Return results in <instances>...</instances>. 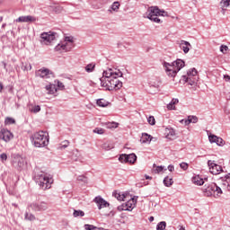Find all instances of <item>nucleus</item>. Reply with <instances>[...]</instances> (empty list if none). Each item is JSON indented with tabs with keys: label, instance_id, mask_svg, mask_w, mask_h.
Returning <instances> with one entry per match:
<instances>
[{
	"label": "nucleus",
	"instance_id": "1",
	"mask_svg": "<svg viewBox=\"0 0 230 230\" xmlns=\"http://www.w3.org/2000/svg\"><path fill=\"white\" fill-rule=\"evenodd\" d=\"M121 76H123V73L118 69L104 70L102 77L100 78L101 85L105 87L107 91H119L123 87V82L119 79Z\"/></svg>",
	"mask_w": 230,
	"mask_h": 230
},
{
	"label": "nucleus",
	"instance_id": "2",
	"mask_svg": "<svg viewBox=\"0 0 230 230\" xmlns=\"http://www.w3.org/2000/svg\"><path fill=\"white\" fill-rule=\"evenodd\" d=\"M33 179L43 191L51 189V184H53V178L48 172L42 171H35Z\"/></svg>",
	"mask_w": 230,
	"mask_h": 230
},
{
	"label": "nucleus",
	"instance_id": "3",
	"mask_svg": "<svg viewBox=\"0 0 230 230\" xmlns=\"http://www.w3.org/2000/svg\"><path fill=\"white\" fill-rule=\"evenodd\" d=\"M31 141L36 148H44L49 145V134L46 131H38L31 135Z\"/></svg>",
	"mask_w": 230,
	"mask_h": 230
},
{
	"label": "nucleus",
	"instance_id": "4",
	"mask_svg": "<svg viewBox=\"0 0 230 230\" xmlns=\"http://www.w3.org/2000/svg\"><path fill=\"white\" fill-rule=\"evenodd\" d=\"M185 64L182 59H177L173 61L172 64L164 62V67L165 71L171 78H175L177 76V73L180 72L182 67H184Z\"/></svg>",
	"mask_w": 230,
	"mask_h": 230
},
{
	"label": "nucleus",
	"instance_id": "5",
	"mask_svg": "<svg viewBox=\"0 0 230 230\" xmlns=\"http://www.w3.org/2000/svg\"><path fill=\"white\" fill-rule=\"evenodd\" d=\"M168 13L164 10L159 9L157 6H151L148 8L147 12L146 13V16L153 22H157L158 24L161 23V19L159 17H166Z\"/></svg>",
	"mask_w": 230,
	"mask_h": 230
},
{
	"label": "nucleus",
	"instance_id": "6",
	"mask_svg": "<svg viewBox=\"0 0 230 230\" xmlns=\"http://www.w3.org/2000/svg\"><path fill=\"white\" fill-rule=\"evenodd\" d=\"M203 193L205 197H220L222 195V188H220L217 183H211L203 189Z\"/></svg>",
	"mask_w": 230,
	"mask_h": 230
},
{
	"label": "nucleus",
	"instance_id": "7",
	"mask_svg": "<svg viewBox=\"0 0 230 230\" xmlns=\"http://www.w3.org/2000/svg\"><path fill=\"white\" fill-rule=\"evenodd\" d=\"M74 42L75 40H73V37H66L63 43H59L55 47V51H71V49H73Z\"/></svg>",
	"mask_w": 230,
	"mask_h": 230
},
{
	"label": "nucleus",
	"instance_id": "8",
	"mask_svg": "<svg viewBox=\"0 0 230 230\" xmlns=\"http://www.w3.org/2000/svg\"><path fill=\"white\" fill-rule=\"evenodd\" d=\"M58 37V34L54 31H49V32H42L40 34V44H43L44 46H49L53 40H56Z\"/></svg>",
	"mask_w": 230,
	"mask_h": 230
},
{
	"label": "nucleus",
	"instance_id": "9",
	"mask_svg": "<svg viewBox=\"0 0 230 230\" xmlns=\"http://www.w3.org/2000/svg\"><path fill=\"white\" fill-rule=\"evenodd\" d=\"M12 164L15 170L22 172V170L26 168V159L20 155H13Z\"/></svg>",
	"mask_w": 230,
	"mask_h": 230
},
{
	"label": "nucleus",
	"instance_id": "10",
	"mask_svg": "<svg viewBox=\"0 0 230 230\" xmlns=\"http://www.w3.org/2000/svg\"><path fill=\"white\" fill-rule=\"evenodd\" d=\"M198 73L195 68H191L187 72V75H183L182 78L189 85H195L199 82Z\"/></svg>",
	"mask_w": 230,
	"mask_h": 230
},
{
	"label": "nucleus",
	"instance_id": "11",
	"mask_svg": "<svg viewBox=\"0 0 230 230\" xmlns=\"http://www.w3.org/2000/svg\"><path fill=\"white\" fill-rule=\"evenodd\" d=\"M137 204V196H134L128 199L126 203H122L117 208L118 211H132Z\"/></svg>",
	"mask_w": 230,
	"mask_h": 230
},
{
	"label": "nucleus",
	"instance_id": "12",
	"mask_svg": "<svg viewBox=\"0 0 230 230\" xmlns=\"http://www.w3.org/2000/svg\"><path fill=\"white\" fill-rule=\"evenodd\" d=\"M32 209V211H46L49 208L46 201L33 202L28 205L27 209Z\"/></svg>",
	"mask_w": 230,
	"mask_h": 230
},
{
	"label": "nucleus",
	"instance_id": "13",
	"mask_svg": "<svg viewBox=\"0 0 230 230\" xmlns=\"http://www.w3.org/2000/svg\"><path fill=\"white\" fill-rule=\"evenodd\" d=\"M119 161L120 163H129V164H134L136 161H137V156L136 154H129V155H120L119 157Z\"/></svg>",
	"mask_w": 230,
	"mask_h": 230
},
{
	"label": "nucleus",
	"instance_id": "14",
	"mask_svg": "<svg viewBox=\"0 0 230 230\" xmlns=\"http://www.w3.org/2000/svg\"><path fill=\"white\" fill-rule=\"evenodd\" d=\"M208 164L209 167V172L213 175H218L221 172H223L222 166L215 164V161L208 160Z\"/></svg>",
	"mask_w": 230,
	"mask_h": 230
},
{
	"label": "nucleus",
	"instance_id": "15",
	"mask_svg": "<svg viewBox=\"0 0 230 230\" xmlns=\"http://www.w3.org/2000/svg\"><path fill=\"white\" fill-rule=\"evenodd\" d=\"M0 139H3L5 143H9V141L13 139V134L10 130L4 128L0 131Z\"/></svg>",
	"mask_w": 230,
	"mask_h": 230
},
{
	"label": "nucleus",
	"instance_id": "16",
	"mask_svg": "<svg viewBox=\"0 0 230 230\" xmlns=\"http://www.w3.org/2000/svg\"><path fill=\"white\" fill-rule=\"evenodd\" d=\"M93 202H95V204L97 205L98 209L109 208V206H111V204L107 202L105 199H103V198H102L101 196L95 197Z\"/></svg>",
	"mask_w": 230,
	"mask_h": 230
},
{
	"label": "nucleus",
	"instance_id": "17",
	"mask_svg": "<svg viewBox=\"0 0 230 230\" xmlns=\"http://www.w3.org/2000/svg\"><path fill=\"white\" fill-rule=\"evenodd\" d=\"M50 75L51 71L48 68H40L35 73V76H40V78H49Z\"/></svg>",
	"mask_w": 230,
	"mask_h": 230
},
{
	"label": "nucleus",
	"instance_id": "18",
	"mask_svg": "<svg viewBox=\"0 0 230 230\" xmlns=\"http://www.w3.org/2000/svg\"><path fill=\"white\" fill-rule=\"evenodd\" d=\"M208 139L211 143H216L218 146H224V145H226V142L224 139H222V137L215 135H209Z\"/></svg>",
	"mask_w": 230,
	"mask_h": 230
},
{
	"label": "nucleus",
	"instance_id": "19",
	"mask_svg": "<svg viewBox=\"0 0 230 230\" xmlns=\"http://www.w3.org/2000/svg\"><path fill=\"white\" fill-rule=\"evenodd\" d=\"M37 21V17L27 15V16H20L15 20V22H35Z\"/></svg>",
	"mask_w": 230,
	"mask_h": 230
},
{
	"label": "nucleus",
	"instance_id": "20",
	"mask_svg": "<svg viewBox=\"0 0 230 230\" xmlns=\"http://www.w3.org/2000/svg\"><path fill=\"white\" fill-rule=\"evenodd\" d=\"M181 48L183 51V53H190V48H191V44L186 40L181 41Z\"/></svg>",
	"mask_w": 230,
	"mask_h": 230
},
{
	"label": "nucleus",
	"instance_id": "21",
	"mask_svg": "<svg viewBox=\"0 0 230 230\" xmlns=\"http://www.w3.org/2000/svg\"><path fill=\"white\" fill-rule=\"evenodd\" d=\"M183 121L185 125H190V123H197L199 121V118L197 116H189L187 120H181V123Z\"/></svg>",
	"mask_w": 230,
	"mask_h": 230
},
{
	"label": "nucleus",
	"instance_id": "22",
	"mask_svg": "<svg viewBox=\"0 0 230 230\" xmlns=\"http://www.w3.org/2000/svg\"><path fill=\"white\" fill-rule=\"evenodd\" d=\"M113 197H115V199H117V200L125 201V200H127V197H128V195L115 191V192H113Z\"/></svg>",
	"mask_w": 230,
	"mask_h": 230
},
{
	"label": "nucleus",
	"instance_id": "23",
	"mask_svg": "<svg viewBox=\"0 0 230 230\" xmlns=\"http://www.w3.org/2000/svg\"><path fill=\"white\" fill-rule=\"evenodd\" d=\"M49 94H57V84H49L46 86Z\"/></svg>",
	"mask_w": 230,
	"mask_h": 230
},
{
	"label": "nucleus",
	"instance_id": "24",
	"mask_svg": "<svg viewBox=\"0 0 230 230\" xmlns=\"http://www.w3.org/2000/svg\"><path fill=\"white\" fill-rule=\"evenodd\" d=\"M150 141H152V136L143 133L140 138V143H150Z\"/></svg>",
	"mask_w": 230,
	"mask_h": 230
},
{
	"label": "nucleus",
	"instance_id": "25",
	"mask_svg": "<svg viewBox=\"0 0 230 230\" xmlns=\"http://www.w3.org/2000/svg\"><path fill=\"white\" fill-rule=\"evenodd\" d=\"M179 103V99H172L169 104H167L168 111H175V105Z\"/></svg>",
	"mask_w": 230,
	"mask_h": 230
},
{
	"label": "nucleus",
	"instance_id": "26",
	"mask_svg": "<svg viewBox=\"0 0 230 230\" xmlns=\"http://www.w3.org/2000/svg\"><path fill=\"white\" fill-rule=\"evenodd\" d=\"M192 182L197 184V186H202L204 184V179L200 178V176H195L192 178Z\"/></svg>",
	"mask_w": 230,
	"mask_h": 230
},
{
	"label": "nucleus",
	"instance_id": "27",
	"mask_svg": "<svg viewBox=\"0 0 230 230\" xmlns=\"http://www.w3.org/2000/svg\"><path fill=\"white\" fill-rule=\"evenodd\" d=\"M30 112H32L33 114H37V112H40V106L39 105H31L29 107Z\"/></svg>",
	"mask_w": 230,
	"mask_h": 230
},
{
	"label": "nucleus",
	"instance_id": "28",
	"mask_svg": "<svg viewBox=\"0 0 230 230\" xmlns=\"http://www.w3.org/2000/svg\"><path fill=\"white\" fill-rule=\"evenodd\" d=\"M164 186H166L167 188H170V186H172L173 184V179L172 178H169L168 176L165 177L164 179Z\"/></svg>",
	"mask_w": 230,
	"mask_h": 230
},
{
	"label": "nucleus",
	"instance_id": "29",
	"mask_svg": "<svg viewBox=\"0 0 230 230\" xmlns=\"http://www.w3.org/2000/svg\"><path fill=\"white\" fill-rule=\"evenodd\" d=\"M50 7L56 13H61L62 10H64V8L58 4L50 5Z\"/></svg>",
	"mask_w": 230,
	"mask_h": 230
},
{
	"label": "nucleus",
	"instance_id": "30",
	"mask_svg": "<svg viewBox=\"0 0 230 230\" xmlns=\"http://www.w3.org/2000/svg\"><path fill=\"white\" fill-rule=\"evenodd\" d=\"M96 67V64L94 63H90L85 66V71L86 73H93L94 71V68Z\"/></svg>",
	"mask_w": 230,
	"mask_h": 230
},
{
	"label": "nucleus",
	"instance_id": "31",
	"mask_svg": "<svg viewBox=\"0 0 230 230\" xmlns=\"http://www.w3.org/2000/svg\"><path fill=\"white\" fill-rule=\"evenodd\" d=\"M24 219L29 220L30 222H33V220H35L36 217H35V215H33L30 212H25Z\"/></svg>",
	"mask_w": 230,
	"mask_h": 230
},
{
	"label": "nucleus",
	"instance_id": "32",
	"mask_svg": "<svg viewBox=\"0 0 230 230\" xmlns=\"http://www.w3.org/2000/svg\"><path fill=\"white\" fill-rule=\"evenodd\" d=\"M150 87H155V89H159V87H161V81L159 79H157L156 81H151Z\"/></svg>",
	"mask_w": 230,
	"mask_h": 230
},
{
	"label": "nucleus",
	"instance_id": "33",
	"mask_svg": "<svg viewBox=\"0 0 230 230\" xmlns=\"http://www.w3.org/2000/svg\"><path fill=\"white\" fill-rule=\"evenodd\" d=\"M97 105L99 107H107L109 105V102L104 99H99L97 100Z\"/></svg>",
	"mask_w": 230,
	"mask_h": 230
},
{
	"label": "nucleus",
	"instance_id": "34",
	"mask_svg": "<svg viewBox=\"0 0 230 230\" xmlns=\"http://www.w3.org/2000/svg\"><path fill=\"white\" fill-rule=\"evenodd\" d=\"M119 125V124L117 122H106L105 123L106 128H118Z\"/></svg>",
	"mask_w": 230,
	"mask_h": 230
},
{
	"label": "nucleus",
	"instance_id": "35",
	"mask_svg": "<svg viewBox=\"0 0 230 230\" xmlns=\"http://www.w3.org/2000/svg\"><path fill=\"white\" fill-rule=\"evenodd\" d=\"M154 168H155L154 169L155 173H161V172L164 171V166H163V165L155 166V164H154ZM164 172H166V169H164Z\"/></svg>",
	"mask_w": 230,
	"mask_h": 230
},
{
	"label": "nucleus",
	"instance_id": "36",
	"mask_svg": "<svg viewBox=\"0 0 230 230\" xmlns=\"http://www.w3.org/2000/svg\"><path fill=\"white\" fill-rule=\"evenodd\" d=\"M220 5L223 10L227 8V6H230V0H221Z\"/></svg>",
	"mask_w": 230,
	"mask_h": 230
},
{
	"label": "nucleus",
	"instance_id": "37",
	"mask_svg": "<svg viewBox=\"0 0 230 230\" xmlns=\"http://www.w3.org/2000/svg\"><path fill=\"white\" fill-rule=\"evenodd\" d=\"M221 188L223 190H226V191H230V183H229V181H225V180H224V181L221 184Z\"/></svg>",
	"mask_w": 230,
	"mask_h": 230
},
{
	"label": "nucleus",
	"instance_id": "38",
	"mask_svg": "<svg viewBox=\"0 0 230 230\" xmlns=\"http://www.w3.org/2000/svg\"><path fill=\"white\" fill-rule=\"evenodd\" d=\"M119 2H114L112 4H111V10H113V12H118V10H119Z\"/></svg>",
	"mask_w": 230,
	"mask_h": 230
},
{
	"label": "nucleus",
	"instance_id": "39",
	"mask_svg": "<svg viewBox=\"0 0 230 230\" xmlns=\"http://www.w3.org/2000/svg\"><path fill=\"white\" fill-rule=\"evenodd\" d=\"M5 125H13L15 119L13 118L7 117L4 120Z\"/></svg>",
	"mask_w": 230,
	"mask_h": 230
},
{
	"label": "nucleus",
	"instance_id": "40",
	"mask_svg": "<svg viewBox=\"0 0 230 230\" xmlns=\"http://www.w3.org/2000/svg\"><path fill=\"white\" fill-rule=\"evenodd\" d=\"M74 217H85V213L82 210H74Z\"/></svg>",
	"mask_w": 230,
	"mask_h": 230
},
{
	"label": "nucleus",
	"instance_id": "41",
	"mask_svg": "<svg viewBox=\"0 0 230 230\" xmlns=\"http://www.w3.org/2000/svg\"><path fill=\"white\" fill-rule=\"evenodd\" d=\"M85 230H102V228H98L93 225H84Z\"/></svg>",
	"mask_w": 230,
	"mask_h": 230
},
{
	"label": "nucleus",
	"instance_id": "42",
	"mask_svg": "<svg viewBox=\"0 0 230 230\" xmlns=\"http://www.w3.org/2000/svg\"><path fill=\"white\" fill-rule=\"evenodd\" d=\"M77 181H79L80 182H84L86 184L89 179H87L86 176L81 175L77 177Z\"/></svg>",
	"mask_w": 230,
	"mask_h": 230
},
{
	"label": "nucleus",
	"instance_id": "43",
	"mask_svg": "<svg viewBox=\"0 0 230 230\" xmlns=\"http://www.w3.org/2000/svg\"><path fill=\"white\" fill-rule=\"evenodd\" d=\"M94 134H105V129L102 128H96L95 129H93Z\"/></svg>",
	"mask_w": 230,
	"mask_h": 230
},
{
	"label": "nucleus",
	"instance_id": "44",
	"mask_svg": "<svg viewBox=\"0 0 230 230\" xmlns=\"http://www.w3.org/2000/svg\"><path fill=\"white\" fill-rule=\"evenodd\" d=\"M169 132L167 133V137L169 139H172V137H175V130L173 129H168Z\"/></svg>",
	"mask_w": 230,
	"mask_h": 230
},
{
	"label": "nucleus",
	"instance_id": "45",
	"mask_svg": "<svg viewBox=\"0 0 230 230\" xmlns=\"http://www.w3.org/2000/svg\"><path fill=\"white\" fill-rule=\"evenodd\" d=\"M102 148H103V150H111V148H114V146H112V145H111L109 143H104L102 145Z\"/></svg>",
	"mask_w": 230,
	"mask_h": 230
},
{
	"label": "nucleus",
	"instance_id": "46",
	"mask_svg": "<svg viewBox=\"0 0 230 230\" xmlns=\"http://www.w3.org/2000/svg\"><path fill=\"white\" fill-rule=\"evenodd\" d=\"M147 122L149 125H155V118L154 116H149L147 119Z\"/></svg>",
	"mask_w": 230,
	"mask_h": 230
},
{
	"label": "nucleus",
	"instance_id": "47",
	"mask_svg": "<svg viewBox=\"0 0 230 230\" xmlns=\"http://www.w3.org/2000/svg\"><path fill=\"white\" fill-rule=\"evenodd\" d=\"M69 146V141L65 140L63 141V144L60 146V150H64V148H67Z\"/></svg>",
	"mask_w": 230,
	"mask_h": 230
},
{
	"label": "nucleus",
	"instance_id": "48",
	"mask_svg": "<svg viewBox=\"0 0 230 230\" xmlns=\"http://www.w3.org/2000/svg\"><path fill=\"white\" fill-rule=\"evenodd\" d=\"M55 84H57V86H58V89H60L61 91L64 89V84L62 83V82H60V81H55Z\"/></svg>",
	"mask_w": 230,
	"mask_h": 230
},
{
	"label": "nucleus",
	"instance_id": "49",
	"mask_svg": "<svg viewBox=\"0 0 230 230\" xmlns=\"http://www.w3.org/2000/svg\"><path fill=\"white\" fill-rule=\"evenodd\" d=\"M227 49H229V47H227L226 45H221L220 47L221 53L226 54L227 52Z\"/></svg>",
	"mask_w": 230,
	"mask_h": 230
},
{
	"label": "nucleus",
	"instance_id": "50",
	"mask_svg": "<svg viewBox=\"0 0 230 230\" xmlns=\"http://www.w3.org/2000/svg\"><path fill=\"white\" fill-rule=\"evenodd\" d=\"M8 155L5 153H3L0 155V160L4 163V161H7Z\"/></svg>",
	"mask_w": 230,
	"mask_h": 230
},
{
	"label": "nucleus",
	"instance_id": "51",
	"mask_svg": "<svg viewBox=\"0 0 230 230\" xmlns=\"http://www.w3.org/2000/svg\"><path fill=\"white\" fill-rule=\"evenodd\" d=\"M188 164L187 163H181V164H180V167L181 168V170H184V171H186V170H188Z\"/></svg>",
	"mask_w": 230,
	"mask_h": 230
},
{
	"label": "nucleus",
	"instance_id": "52",
	"mask_svg": "<svg viewBox=\"0 0 230 230\" xmlns=\"http://www.w3.org/2000/svg\"><path fill=\"white\" fill-rule=\"evenodd\" d=\"M168 170L169 172H173V170H175V167H173V165H169Z\"/></svg>",
	"mask_w": 230,
	"mask_h": 230
},
{
	"label": "nucleus",
	"instance_id": "53",
	"mask_svg": "<svg viewBox=\"0 0 230 230\" xmlns=\"http://www.w3.org/2000/svg\"><path fill=\"white\" fill-rule=\"evenodd\" d=\"M224 78H225V80L226 82H229V80H230V76L229 75H225Z\"/></svg>",
	"mask_w": 230,
	"mask_h": 230
},
{
	"label": "nucleus",
	"instance_id": "54",
	"mask_svg": "<svg viewBox=\"0 0 230 230\" xmlns=\"http://www.w3.org/2000/svg\"><path fill=\"white\" fill-rule=\"evenodd\" d=\"M3 91V83H0V93Z\"/></svg>",
	"mask_w": 230,
	"mask_h": 230
},
{
	"label": "nucleus",
	"instance_id": "55",
	"mask_svg": "<svg viewBox=\"0 0 230 230\" xmlns=\"http://www.w3.org/2000/svg\"><path fill=\"white\" fill-rule=\"evenodd\" d=\"M149 222H154V217H149Z\"/></svg>",
	"mask_w": 230,
	"mask_h": 230
},
{
	"label": "nucleus",
	"instance_id": "56",
	"mask_svg": "<svg viewBox=\"0 0 230 230\" xmlns=\"http://www.w3.org/2000/svg\"><path fill=\"white\" fill-rule=\"evenodd\" d=\"M146 180H152V177L148 176V175H146Z\"/></svg>",
	"mask_w": 230,
	"mask_h": 230
},
{
	"label": "nucleus",
	"instance_id": "57",
	"mask_svg": "<svg viewBox=\"0 0 230 230\" xmlns=\"http://www.w3.org/2000/svg\"><path fill=\"white\" fill-rule=\"evenodd\" d=\"M118 48H121V43H119V44H118Z\"/></svg>",
	"mask_w": 230,
	"mask_h": 230
},
{
	"label": "nucleus",
	"instance_id": "58",
	"mask_svg": "<svg viewBox=\"0 0 230 230\" xmlns=\"http://www.w3.org/2000/svg\"><path fill=\"white\" fill-rule=\"evenodd\" d=\"M0 22H3V17H0Z\"/></svg>",
	"mask_w": 230,
	"mask_h": 230
},
{
	"label": "nucleus",
	"instance_id": "59",
	"mask_svg": "<svg viewBox=\"0 0 230 230\" xmlns=\"http://www.w3.org/2000/svg\"><path fill=\"white\" fill-rule=\"evenodd\" d=\"M4 26H6V24H3V25H2V28H4Z\"/></svg>",
	"mask_w": 230,
	"mask_h": 230
},
{
	"label": "nucleus",
	"instance_id": "60",
	"mask_svg": "<svg viewBox=\"0 0 230 230\" xmlns=\"http://www.w3.org/2000/svg\"><path fill=\"white\" fill-rule=\"evenodd\" d=\"M4 67H6V64H4Z\"/></svg>",
	"mask_w": 230,
	"mask_h": 230
},
{
	"label": "nucleus",
	"instance_id": "61",
	"mask_svg": "<svg viewBox=\"0 0 230 230\" xmlns=\"http://www.w3.org/2000/svg\"><path fill=\"white\" fill-rule=\"evenodd\" d=\"M30 69H31V66H30Z\"/></svg>",
	"mask_w": 230,
	"mask_h": 230
},
{
	"label": "nucleus",
	"instance_id": "62",
	"mask_svg": "<svg viewBox=\"0 0 230 230\" xmlns=\"http://www.w3.org/2000/svg\"><path fill=\"white\" fill-rule=\"evenodd\" d=\"M1 1H3V0H0V3H1Z\"/></svg>",
	"mask_w": 230,
	"mask_h": 230
}]
</instances>
